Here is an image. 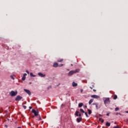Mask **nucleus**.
<instances>
[{"label": "nucleus", "mask_w": 128, "mask_h": 128, "mask_svg": "<svg viewBox=\"0 0 128 128\" xmlns=\"http://www.w3.org/2000/svg\"><path fill=\"white\" fill-rule=\"evenodd\" d=\"M90 88L91 90H92V88H94L93 87H92V86H90Z\"/></svg>", "instance_id": "obj_37"}, {"label": "nucleus", "mask_w": 128, "mask_h": 128, "mask_svg": "<svg viewBox=\"0 0 128 128\" xmlns=\"http://www.w3.org/2000/svg\"><path fill=\"white\" fill-rule=\"evenodd\" d=\"M106 126H110V123L108 122H107L106 124Z\"/></svg>", "instance_id": "obj_17"}, {"label": "nucleus", "mask_w": 128, "mask_h": 128, "mask_svg": "<svg viewBox=\"0 0 128 128\" xmlns=\"http://www.w3.org/2000/svg\"><path fill=\"white\" fill-rule=\"evenodd\" d=\"M24 91H25L26 92V94H29V96H30V94H32V92L28 90L24 89Z\"/></svg>", "instance_id": "obj_7"}, {"label": "nucleus", "mask_w": 128, "mask_h": 128, "mask_svg": "<svg viewBox=\"0 0 128 128\" xmlns=\"http://www.w3.org/2000/svg\"><path fill=\"white\" fill-rule=\"evenodd\" d=\"M27 76L26 74L24 73L23 75V76Z\"/></svg>", "instance_id": "obj_32"}, {"label": "nucleus", "mask_w": 128, "mask_h": 128, "mask_svg": "<svg viewBox=\"0 0 128 128\" xmlns=\"http://www.w3.org/2000/svg\"><path fill=\"white\" fill-rule=\"evenodd\" d=\"M106 116H110V114H109V113H108V114H106Z\"/></svg>", "instance_id": "obj_35"}, {"label": "nucleus", "mask_w": 128, "mask_h": 128, "mask_svg": "<svg viewBox=\"0 0 128 128\" xmlns=\"http://www.w3.org/2000/svg\"><path fill=\"white\" fill-rule=\"evenodd\" d=\"M98 103H93L92 104V106H96V104H97Z\"/></svg>", "instance_id": "obj_29"}, {"label": "nucleus", "mask_w": 128, "mask_h": 128, "mask_svg": "<svg viewBox=\"0 0 128 128\" xmlns=\"http://www.w3.org/2000/svg\"><path fill=\"white\" fill-rule=\"evenodd\" d=\"M26 80V76H23L22 77V80Z\"/></svg>", "instance_id": "obj_24"}, {"label": "nucleus", "mask_w": 128, "mask_h": 128, "mask_svg": "<svg viewBox=\"0 0 128 128\" xmlns=\"http://www.w3.org/2000/svg\"><path fill=\"white\" fill-rule=\"evenodd\" d=\"M92 87L94 88V84H92Z\"/></svg>", "instance_id": "obj_39"}, {"label": "nucleus", "mask_w": 128, "mask_h": 128, "mask_svg": "<svg viewBox=\"0 0 128 128\" xmlns=\"http://www.w3.org/2000/svg\"><path fill=\"white\" fill-rule=\"evenodd\" d=\"M10 94L11 96H16V94H18V91H14V90H12L10 92Z\"/></svg>", "instance_id": "obj_3"}, {"label": "nucleus", "mask_w": 128, "mask_h": 128, "mask_svg": "<svg viewBox=\"0 0 128 128\" xmlns=\"http://www.w3.org/2000/svg\"><path fill=\"white\" fill-rule=\"evenodd\" d=\"M32 112L34 114L35 116H38V111H36L34 110V109L32 110Z\"/></svg>", "instance_id": "obj_4"}, {"label": "nucleus", "mask_w": 128, "mask_h": 128, "mask_svg": "<svg viewBox=\"0 0 128 128\" xmlns=\"http://www.w3.org/2000/svg\"><path fill=\"white\" fill-rule=\"evenodd\" d=\"M91 98H100V96L98 95H92L91 96Z\"/></svg>", "instance_id": "obj_9"}, {"label": "nucleus", "mask_w": 128, "mask_h": 128, "mask_svg": "<svg viewBox=\"0 0 128 128\" xmlns=\"http://www.w3.org/2000/svg\"><path fill=\"white\" fill-rule=\"evenodd\" d=\"M98 116H102V115L100 114H98Z\"/></svg>", "instance_id": "obj_36"}, {"label": "nucleus", "mask_w": 128, "mask_h": 128, "mask_svg": "<svg viewBox=\"0 0 128 128\" xmlns=\"http://www.w3.org/2000/svg\"><path fill=\"white\" fill-rule=\"evenodd\" d=\"M126 114H128V111L126 112Z\"/></svg>", "instance_id": "obj_41"}, {"label": "nucleus", "mask_w": 128, "mask_h": 128, "mask_svg": "<svg viewBox=\"0 0 128 128\" xmlns=\"http://www.w3.org/2000/svg\"><path fill=\"white\" fill-rule=\"evenodd\" d=\"M82 120V118H76V122H80Z\"/></svg>", "instance_id": "obj_10"}, {"label": "nucleus", "mask_w": 128, "mask_h": 128, "mask_svg": "<svg viewBox=\"0 0 128 128\" xmlns=\"http://www.w3.org/2000/svg\"><path fill=\"white\" fill-rule=\"evenodd\" d=\"M22 128L21 127H18V128Z\"/></svg>", "instance_id": "obj_42"}, {"label": "nucleus", "mask_w": 128, "mask_h": 128, "mask_svg": "<svg viewBox=\"0 0 128 128\" xmlns=\"http://www.w3.org/2000/svg\"><path fill=\"white\" fill-rule=\"evenodd\" d=\"M30 76H32V78H36V75H34V74H32V72L30 73Z\"/></svg>", "instance_id": "obj_16"}, {"label": "nucleus", "mask_w": 128, "mask_h": 128, "mask_svg": "<svg viewBox=\"0 0 128 128\" xmlns=\"http://www.w3.org/2000/svg\"><path fill=\"white\" fill-rule=\"evenodd\" d=\"M118 110H120V108H115V111H116V112H118Z\"/></svg>", "instance_id": "obj_25"}, {"label": "nucleus", "mask_w": 128, "mask_h": 128, "mask_svg": "<svg viewBox=\"0 0 128 128\" xmlns=\"http://www.w3.org/2000/svg\"><path fill=\"white\" fill-rule=\"evenodd\" d=\"M38 120H42V118H40H40H39Z\"/></svg>", "instance_id": "obj_34"}, {"label": "nucleus", "mask_w": 128, "mask_h": 128, "mask_svg": "<svg viewBox=\"0 0 128 128\" xmlns=\"http://www.w3.org/2000/svg\"><path fill=\"white\" fill-rule=\"evenodd\" d=\"M10 78H12V80H14V76L12 75H11L10 76Z\"/></svg>", "instance_id": "obj_22"}, {"label": "nucleus", "mask_w": 128, "mask_h": 128, "mask_svg": "<svg viewBox=\"0 0 128 128\" xmlns=\"http://www.w3.org/2000/svg\"><path fill=\"white\" fill-rule=\"evenodd\" d=\"M99 120H100V122H102V124H103V122H104V119H102V118H99Z\"/></svg>", "instance_id": "obj_13"}, {"label": "nucleus", "mask_w": 128, "mask_h": 128, "mask_svg": "<svg viewBox=\"0 0 128 128\" xmlns=\"http://www.w3.org/2000/svg\"><path fill=\"white\" fill-rule=\"evenodd\" d=\"M116 98H118V96L114 95V100H116Z\"/></svg>", "instance_id": "obj_21"}, {"label": "nucleus", "mask_w": 128, "mask_h": 128, "mask_svg": "<svg viewBox=\"0 0 128 128\" xmlns=\"http://www.w3.org/2000/svg\"><path fill=\"white\" fill-rule=\"evenodd\" d=\"M64 66V64H61L58 66H59L60 68H61L62 66Z\"/></svg>", "instance_id": "obj_26"}, {"label": "nucleus", "mask_w": 128, "mask_h": 128, "mask_svg": "<svg viewBox=\"0 0 128 128\" xmlns=\"http://www.w3.org/2000/svg\"><path fill=\"white\" fill-rule=\"evenodd\" d=\"M26 72L28 74H30V72H29L28 70H26Z\"/></svg>", "instance_id": "obj_31"}, {"label": "nucleus", "mask_w": 128, "mask_h": 128, "mask_svg": "<svg viewBox=\"0 0 128 128\" xmlns=\"http://www.w3.org/2000/svg\"><path fill=\"white\" fill-rule=\"evenodd\" d=\"M64 61V59H62H62H58V62H63Z\"/></svg>", "instance_id": "obj_18"}, {"label": "nucleus", "mask_w": 128, "mask_h": 128, "mask_svg": "<svg viewBox=\"0 0 128 128\" xmlns=\"http://www.w3.org/2000/svg\"><path fill=\"white\" fill-rule=\"evenodd\" d=\"M80 114V112L76 111L75 112V116H79V118H82V114Z\"/></svg>", "instance_id": "obj_5"}, {"label": "nucleus", "mask_w": 128, "mask_h": 128, "mask_svg": "<svg viewBox=\"0 0 128 128\" xmlns=\"http://www.w3.org/2000/svg\"><path fill=\"white\" fill-rule=\"evenodd\" d=\"M54 68H58V62H54L53 64Z\"/></svg>", "instance_id": "obj_11"}, {"label": "nucleus", "mask_w": 128, "mask_h": 128, "mask_svg": "<svg viewBox=\"0 0 128 128\" xmlns=\"http://www.w3.org/2000/svg\"><path fill=\"white\" fill-rule=\"evenodd\" d=\"M104 104L106 106V104H109L110 102V98H105L104 99Z\"/></svg>", "instance_id": "obj_2"}, {"label": "nucleus", "mask_w": 128, "mask_h": 128, "mask_svg": "<svg viewBox=\"0 0 128 128\" xmlns=\"http://www.w3.org/2000/svg\"><path fill=\"white\" fill-rule=\"evenodd\" d=\"M72 86H77L78 84H76V83L74 82L72 83Z\"/></svg>", "instance_id": "obj_12"}, {"label": "nucleus", "mask_w": 128, "mask_h": 128, "mask_svg": "<svg viewBox=\"0 0 128 128\" xmlns=\"http://www.w3.org/2000/svg\"><path fill=\"white\" fill-rule=\"evenodd\" d=\"M29 108H30V109L32 108V106H30Z\"/></svg>", "instance_id": "obj_40"}, {"label": "nucleus", "mask_w": 128, "mask_h": 128, "mask_svg": "<svg viewBox=\"0 0 128 128\" xmlns=\"http://www.w3.org/2000/svg\"><path fill=\"white\" fill-rule=\"evenodd\" d=\"M88 114H92V110L88 109Z\"/></svg>", "instance_id": "obj_20"}, {"label": "nucleus", "mask_w": 128, "mask_h": 128, "mask_svg": "<svg viewBox=\"0 0 128 128\" xmlns=\"http://www.w3.org/2000/svg\"><path fill=\"white\" fill-rule=\"evenodd\" d=\"M80 112H82L83 114H84V110L82 109H80Z\"/></svg>", "instance_id": "obj_23"}, {"label": "nucleus", "mask_w": 128, "mask_h": 128, "mask_svg": "<svg viewBox=\"0 0 128 128\" xmlns=\"http://www.w3.org/2000/svg\"><path fill=\"white\" fill-rule=\"evenodd\" d=\"M84 114H86V118H88V113L85 112H84Z\"/></svg>", "instance_id": "obj_28"}, {"label": "nucleus", "mask_w": 128, "mask_h": 128, "mask_svg": "<svg viewBox=\"0 0 128 128\" xmlns=\"http://www.w3.org/2000/svg\"><path fill=\"white\" fill-rule=\"evenodd\" d=\"M84 92V90L81 89L80 90V92L82 93V92Z\"/></svg>", "instance_id": "obj_33"}, {"label": "nucleus", "mask_w": 128, "mask_h": 128, "mask_svg": "<svg viewBox=\"0 0 128 128\" xmlns=\"http://www.w3.org/2000/svg\"><path fill=\"white\" fill-rule=\"evenodd\" d=\"M23 108H24V110L26 109V106H23Z\"/></svg>", "instance_id": "obj_27"}, {"label": "nucleus", "mask_w": 128, "mask_h": 128, "mask_svg": "<svg viewBox=\"0 0 128 128\" xmlns=\"http://www.w3.org/2000/svg\"><path fill=\"white\" fill-rule=\"evenodd\" d=\"M96 110H98V108H100V107H98V103H97L96 104Z\"/></svg>", "instance_id": "obj_19"}, {"label": "nucleus", "mask_w": 128, "mask_h": 128, "mask_svg": "<svg viewBox=\"0 0 128 128\" xmlns=\"http://www.w3.org/2000/svg\"><path fill=\"white\" fill-rule=\"evenodd\" d=\"M93 92H96V90L94 89V90H93Z\"/></svg>", "instance_id": "obj_38"}, {"label": "nucleus", "mask_w": 128, "mask_h": 128, "mask_svg": "<svg viewBox=\"0 0 128 128\" xmlns=\"http://www.w3.org/2000/svg\"><path fill=\"white\" fill-rule=\"evenodd\" d=\"M84 106V103H82V102H81L78 104L79 108H82V106Z\"/></svg>", "instance_id": "obj_15"}, {"label": "nucleus", "mask_w": 128, "mask_h": 128, "mask_svg": "<svg viewBox=\"0 0 128 128\" xmlns=\"http://www.w3.org/2000/svg\"><path fill=\"white\" fill-rule=\"evenodd\" d=\"M6 126V128H8V126Z\"/></svg>", "instance_id": "obj_43"}, {"label": "nucleus", "mask_w": 128, "mask_h": 128, "mask_svg": "<svg viewBox=\"0 0 128 128\" xmlns=\"http://www.w3.org/2000/svg\"><path fill=\"white\" fill-rule=\"evenodd\" d=\"M80 72V70L76 69L75 70H71L68 73V76H72L74 74H76V72Z\"/></svg>", "instance_id": "obj_1"}, {"label": "nucleus", "mask_w": 128, "mask_h": 128, "mask_svg": "<svg viewBox=\"0 0 128 128\" xmlns=\"http://www.w3.org/2000/svg\"><path fill=\"white\" fill-rule=\"evenodd\" d=\"M38 75L39 76H40V78H44V76H46V74H42V72H38Z\"/></svg>", "instance_id": "obj_8"}, {"label": "nucleus", "mask_w": 128, "mask_h": 128, "mask_svg": "<svg viewBox=\"0 0 128 128\" xmlns=\"http://www.w3.org/2000/svg\"><path fill=\"white\" fill-rule=\"evenodd\" d=\"M92 102H94V99H90L88 102L89 104H92Z\"/></svg>", "instance_id": "obj_14"}, {"label": "nucleus", "mask_w": 128, "mask_h": 128, "mask_svg": "<svg viewBox=\"0 0 128 128\" xmlns=\"http://www.w3.org/2000/svg\"><path fill=\"white\" fill-rule=\"evenodd\" d=\"M71 66H72V64Z\"/></svg>", "instance_id": "obj_45"}, {"label": "nucleus", "mask_w": 128, "mask_h": 128, "mask_svg": "<svg viewBox=\"0 0 128 128\" xmlns=\"http://www.w3.org/2000/svg\"><path fill=\"white\" fill-rule=\"evenodd\" d=\"M98 103H93L92 104V106H96V104H97Z\"/></svg>", "instance_id": "obj_30"}, {"label": "nucleus", "mask_w": 128, "mask_h": 128, "mask_svg": "<svg viewBox=\"0 0 128 128\" xmlns=\"http://www.w3.org/2000/svg\"><path fill=\"white\" fill-rule=\"evenodd\" d=\"M85 108H87V106H85Z\"/></svg>", "instance_id": "obj_44"}, {"label": "nucleus", "mask_w": 128, "mask_h": 128, "mask_svg": "<svg viewBox=\"0 0 128 128\" xmlns=\"http://www.w3.org/2000/svg\"><path fill=\"white\" fill-rule=\"evenodd\" d=\"M22 96H18L16 97L15 100L19 101V100H22Z\"/></svg>", "instance_id": "obj_6"}]
</instances>
